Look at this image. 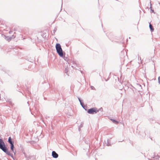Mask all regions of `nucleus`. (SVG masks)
Returning <instances> with one entry per match:
<instances>
[{"instance_id": "9d476101", "label": "nucleus", "mask_w": 160, "mask_h": 160, "mask_svg": "<svg viewBox=\"0 0 160 160\" xmlns=\"http://www.w3.org/2000/svg\"><path fill=\"white\" fill-rule=\"evenodd\" d=\"M110 140L109 139H107V143H106L107 145V146H109L110 145Z\"/></svg>"}, {"instance_id": "f257e3e1", "label": "nucleus", "mask_w": 160, "mask_h": 160, "mask_svg": "<svg viewBox=\"0 0 160 160\" xmlns=\"http://www.w3.org/2000/svg\"><path fill=\"white\" fill-rule=\"evenodd\" d=\"M0 149L8 155L10 156L14 159L13 155L10 153L8 151L7 147L5 146V143L2 139L0 138Z\"/></svg>"}, {"instance_id": "c756f323", "label": "nucleus", "mask_w": 160, "mask_h": 160, "mask_svg": "<svg viewBox=\"0 0 160 160\" xmlns=\"http://www.w3.org/2000/svg\"><path fill=\"white\" fill-rule=\"evenodd\" d=\"M139 58H140V59L141 60V57H139Z\"/></svg>"}, {"instance_id": "f3484780", "label": "nucleus", "mask_w": 160, "mask_h": 160, "mask_svg": "<svg viewBox=\"0 0 160 160\" xmlns=\"http://www.w3.org/2000/svg\"><path fill=\"white\" fill-rule=\"evenodd\" d=\"M23 154H24L25 157L26 158H28L27 156L26 155V153H25V152H23Z\"/></svg>"}, {"instance_id": "f03ea898", "label": "nucleus", "mask_w": 160, "mask_h": 160, "mask_svg": "<svg viewBox=\"0 0 160 160\" xmlns=\"http://www.w3.org/2000/svg\"><path fill=\"white\" fill-rule=\"evenodd\" d=\"M56 48L57 53L61 57H63V53L62 49L59 43H57L56 45Z\"/></svg>"}, {"instance_id": "412c9836", "label": "nucleus", "mask_w": 160, "mask_h": 160, "mask_svg": "<svg viewBox=\"0 0 160 160\" xmlns=\"http://www.w3.org/2000/svg\"><path fill=\"white\" fill-rule=\"evenodd\" d=\"M65 72L66 73H67L68 72V69L67 68H65Z\"/></svg>"}, {"instance_id": "39448f33", "label": "nucleus", "mask_w": 160, "mask_h": 160, "mask_svg": "<svg viewBox=\"0 0 160 160\" xmlns=\"http://www.w3.org/2000/svg\"><path fill=\"white\" fill-rule=\"evenodd\" d=\"M8 142L10 144V145L14 144V142L10 137H9L8 138Z\"/></svg>"}, {"instance_id": "393cba45", "label": "nucleus", "mask_w": 160, "mask_h": 160, "mask_svg": "<svg viewBox=\"0 0 160 160\" xmlns=\"http://www.w3.org/2000/svg\"><path fill=\"white\" fill-rule=\"evenodd\" d=\"M138 86H139V87H141V85H140V84H138Z\"/></svg>"}, {"instance_id": "2eb2a0df", "label": "nucleus", "mask_w": 160, "mask_h": 160, "mask_svg": "<svg viewBox=\"0 0 160 160\" xmlns=\"http://www.w3.org/2000/svg\"><path fill=\"white\" fill-rule=\"evenodd\" d=\"M159 156L158 155H157V156H155V157H153V158H155V159H156V160H157V159H158V158H159Z\"/></svg>"}, {"instance_id": "b1692460", "label": "nucleus", "mask_w": 160, "mask_h": 160, "mask_svg": "<svg viewBox=\"0 0 160 160\" xmlns=\"http://www.w3.org/2000/svg\"><path fill=\"white\" fill-rule=\"evenodd\" d=\"M151 11H152V12H154V10H152V9H151Z\"/></svg>"}, {"instance_id": "5701e85b", "label": "nucleus", "mask_w": 160, "mask_h": 160, "mask_svg": "<svg viewBox=\"0 0 160 160\" xmlns=\"http://www.w3.org/2000/svg\"><path fill=\"white\" fill-rule=\"evenodd\" d=\"M12 152L14 153V154L15 155V154L16 153V151H14V150H13V152Z\"/></svg>"}, {"instance_id": "dca6fc26", "label": "nucleus", "mask_w": 160, "mask_h": 160, "mask_svg": "<svg viewBox=\"0 0 160 160\" xmlns=\"http://www.w3.org/2000/svg\"><path fill=\"white\" fill-rule=\"evenodd\" d=\"M83 124V122H81V124L79 126L80 128H82Z\"/></svg>"}, {"instance_id": "a211bd4d", "label": "nucleus", "mask_w": 160, "mask_h": 160, "mask_svg": "<svg viewBox=\"0 0 160 160\" xmlns=\"http://www.w3.org/2000/svg\"><path fill=\"white\" fill-rule=\"evenodd\" d=\"M91 89H92V90H95V88L93 86H91Z\"/></svg>"}, {"instance_id": "4be33fe9", "label": "nucleus", "mask_w": 160, "mask_h": 160, "mask_svg": "<svg viewBox=\"0 0 160 160\" xmlns=\"http://www.w3.org/2000/svg\"><path fill=\"white\" fill-rule=\"evenodd\" d=\"M12 38H15V36H14V35H12V36L11 37Z\"/></svg>"}, {"instance_id": "c85d7f7f", "label": "nucleus", "mask_w": 160, "mask_h": 160, "mask_svg": "<svg viewBox=\"0 0 160 160\" xmlns=\"http://www.w3.org/2000/svg\"><path fill=\"white\" fill-rule=\"evenodd\" d=\"M8 102H9L10 103H11V101H8Z\"/></svg>"}, {"instance_id": "aec40b11", "label": "nucleus", "mask_w": 160, "mask_h": 160, "mask_svg": "<svg viewBox=\"0 0 160 160\" xmlns=\"http://www.w3.org/2000/svg\"><path fill=\"white\" fill-rule=\"evenodd\" d=\"M158 81L159 83L160 84V77H159L158 78Z\"/></svg>"}, {"instance_id": "7c9ffc66", "label": "nucleus", "mask_w": 160, "mask_h": 160, "mask_svg": "<svg viewBox=\"0 0 160 160\" xmlns=\"http://www.w3.org/2000/svg\"><path fill=\"white\" fill-rule=\"evenodd\" d=\"M138 58H139V55H138Z\"/></svg>"}, {"instance_id": "423d86ee", "label": "nucleus", "mask_w": 160, "mask_h": 160, "mask_svg": "<svg viewBox=\"0 0 160 160\" xmlns=\"http://www.w3.org/2000/svg\"><path fill=\"white\" fill-rule=\"evenodd\" d=\"M78 98L81 106L83 108L85 109L83 103L82 102L81 100L79 98Z\"/></svg>"}, {"instance_id": "a878e982", "label": "nucleus", "mask_w": 160, "mask_h": 160, "mask_svg": "<svg viewBox=\"0 0 160 160\" xmlns=\"http://www.w3.org/2000/svg\"><path fill=\"white\" fill-rule=\"evenodd\" d=\"M80 128H80V127H79V128H78V130L79 131H80Z\"/></svg>"}, {"instance_id": "6ab92c4d", "label": "nucleus", "mask_w": 160, "mask_h": 160, "mask_svg": "<svg viewBox=\"0 0 160 160\" xmlns=\"http://www.w3.org/2000/svg\"><path fill=\"white\" fill-rule=\"evenodd\" d=\"M57 30V28H55L53 30V33H55V32H56V30Z\"/></svg>"}, {"instance_id": "4468645a", "label": "nucleus", "mask_w": 160, "mask_h": 160, "mask_svg": "<svg viewBox=\"0 0 160 160\" xmlns=\"http://www.w3.org/2000/svg\"><path fill=\"white\" fill-rule=\"evenodd\" d=\"M64 58V59L65 60V61H67L68 60V58L67 57H65V56L64 55H63V57H62Z\"/></svg>"}, {"instance_id": "ddd939ff", "label": "nucleus", "mask_w": 160, "mask_h": 160, "mask_svg": "<svg viewBox=\"0 0 160 160\" xmlns=\"http://www.w3.org/2000/svg\"><path fill=\"white\" fill-rule=\"evenodd\" d=\"M30 158L31 160H36L35 157L34 156H31Z\"/></svg>"}, {"instance_id": "0eeeda50", "label": "nucleus", "mask_w": 160, "mask_h": 160, "mask_svg": "<svg viewBox=\"0 0 160 160\" xmlns=\"http://www.w3.org/2000/svg\"><path fill=\"white\" fill-rule=\"evenodd\" d=\"M5 37V39L8 41L9 42L10 40H11L12 39V38L10 36H4Z\"/></svg>"}, {"instance_id": "bb28decb", "label": "nucleus", "mask_w": 160, "mask_h": 160, "mask_svg": "<svg viewBox=\"0 0 160 160\" xmlns=\"http://www.w3.org/2000/svg\"><path fill=\"white\" fill-rule=\"evenodd\" d=\"M11 32V31L9 32V34H11V32Z\"/></svg>"}, {"instance_id": "7ed1b4c3", "label": "nucleus", "mask_w": 160, "mask_h": 160, "mask_svg": "<svg viewBox=\"0 0 160 160\" xmlns=\"http://www.w3.org/2000/svg\"><path fill=\"white\" fill-rule=\"evenodd\" d=\"M98 112V110L96 108H92L88 110L87 112L90 114H93L96 113Z\"/></svg>"}, {"instance_id": "f8f14e48", "label": "nucleus", "mask_w": 160, "mask_h": 160, "mask_svg": "<svg viewBox=\"0 0 160 160\" xmlns=\"http://www.w3.org/2000/svg\"><path fill=\"white\" fill-rule=\"evenodd\" d=\"M14 145L13 144H12L11 145H10V148L11 150L12 151V152H13L14 150Z\"/></svg>"}, {"instance_id": "2f4dec72", "label": "nucleus", "mask_w": 160, "mask_h": 160, "mask_svg": "<svg viewBox=\"0 0 160 160\" xmlns=\"http://www.w3.org/2000/svg\"><path fill=\"white\" fill-rule=\"evenodd\" d=\"M0 160H2L0 159Z\"/></svg>"}, {"instance_id": "9b49d317", "label": "nucleus", "mask_w": 160, "mask_h": 160, "mask_svg": "<svg viewBox=\"0 0 160 160\" xmlns=\"http://www.w3.org/2000/svg\"><path fill=\"white\" fill-rule=\"evenodd\" d=\"M110 120L114 123L116 124H117L118 123V122L116 120L112 119H111Z\"/></svg>"}, {"instance_id": "cd10ccee", "label": "nucleus", "mask_w": 160, "mask_h": 160, "mask_svg": "<svg viewBox=\"0 0 160 160\" xmlns=\"http://www.w3.org/2000/svg\"><path fill=\"white\" fill-rule=\"evenodd\" d=\"M150 5H151V3H150ZM152 8V7H151H151H150V8Z\"/></svg>"}, {"instance_id": "20e7f679", "label": "nucleus", "mask_w": 160, "mask_h": 160, "mask_svg": "<svg viewBox=\"0 0 160 160\" xmlns=\"http://www.w3.org/2000/svg\"><path fill=\"white\" fill-rule=\"evenodd\" d=\"M52 156L54 158H58V154L54 151H53L52 152Z\"/></svg>"}, {"instance_id": "6e6552de", "label": "nucleus", "mask_w": 160, "mask_h": 160, "mask_svg": "<svg viewBox=\"0 0 160 160\" xmlns=\"http://www.w3.org/2000/svg\"><path fill=\"white\" fill-rule=\"evenodd\" d=\"M149 27L151 31V32L153 31L154 30V28L152 26V25L151 24H149Z\"/></svg>"}, {"instance_id": "1a4fd4ad", "label": "nucleus", "mask_w": 160, "mask_h": 160, "mask_svg": "<svg viewBox=\"0 0 160 160\" xmlns=\"http://www.w3.org/2000/svg\"><path fill=\"white\" fill-rule=\"evenodd\" d=\"M73 65L72 66V67L73 68H75V66H77V63L76 61H73Z\"/></svg>"}]
</instances>
